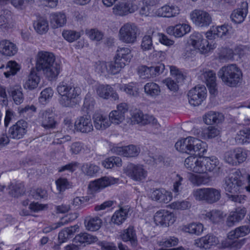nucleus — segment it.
Masks as SVG:
<instances>
[{"instance_id": "63", "label": "nucleus", "mask_w": 250, "mask_h": 250, "mask_svg": "<svg viewBox=\"0 0 250 250\" xmlns=\"http://www.w3.org/2000/svg\"><path fill=\"white\" fill-rule=\"evenodd\" d=\"M124 91L128 95L132 96H137L139 94V88L136 84L130 83L124 86Z\"/></svg>"}, {"instance_id": "4", "label": "nucleus", "mask_w": 250, "mask_h": 250, "mask_svg": "<svg viewBox=\"0 0 250 250\" xmlns=\"http://www.w3.org/2000/svg\"><path fill=\"white\" fill-rule=\"evenodd\" d=\"M175 147L179 151L193 155L196 158L202 157L207 152L206 143L192 137L178 141L176 143Z\"/></svg>"}, {"instance_id": "40", "label": "nucleus", "mask_w": 250, "mask_h": 250, "mask_svg": "<svg viewBox=\"0 0 250 250\" xmlns=\"http://www.w3.org/2000/svg\"><path fill=\"white\" fill-rule=\"evenodd\" d=\"M12 23L11 12L7 10H3L0 15V27L2 29L8 28Z\"/></svg>"}, {"instance_id": "36", "label": "nucleus", "mask_w": 250, "mask_h": 250, "mask_svg": "<svg viewBox=\"0 0 250 250\" xmlns=\"http://www.w3.org/2000/svg\"><path fill=\"white\" fill-rule=\"evenodd\" d=\"M8 92L12 96L14 103L16 104H20L23 102L24 96L21 86H14L10 87L8 90Z\"/></svg>"}, {"instance_id": "6", "label": "nucleus", "mask_w": 250, "mask_h": 250, "mask_svg": "<svg viewBox=\"0 0 250 250\" xmlns=\"http://www.w3.org/2000/svg\"><path fill=\"white\" fill-rule=\"evenodd\" d=\"M193 195L196 200L204 201L211 204L220 200L221 198V190L213 188H203L194 190Z\"/></svg>"}, {"instance_id": "46", "label": "nucleus", "mask_w": 250, "mask_h": 250, "mask_svg": "<svg viewBox=\"0 0 250 250\" xmlns=\"http://www.w3.org/2000/svg\"><path fill=\"white\" fill-rule=\"evenodd\" d=\"M20 67L19 64L15 61H9L7 63L5 71L3 74L5 77L9 78L11 76H14L19 71Z\"/></svg>"}, {"instance_id": "13", "label": "nucleus", "mask_w": 250, "mask_h": 250, "mask_svg": "<svg viewBox=\"0 0 250 250\" xmlns=\"http://www.w3.org/2000/svg\"><path fill=\"white\" fill-rule=\"evenodd\" d=\"M125 172L131 179L136 181L145 179L147 175V171L142 166L132 163L127 166L125 168Z\"/></svg>"}, {"instance_id": "24", "label": "nucleus", "mask_w": 250, "mask_h": 250, "mask_svg": "<svg viewBox=\"0 0 250 250\" xmlns=\"http://www.w3.org/2000/svg\"><path fill=\"white\" fill-rule=\"evenodd\" d=\"M247 210L245 208H237L234 211L230 212L228 216L226 224L229 227L233 226L236 223L242 220L246 215Z\"/></svg>"}, {"instance_id": "26", "label": "nucleus", "mask_w": 250, "mask_h": 250, "mask_svg": "<svg viewBox=\"0 0 250 250\" xmlns=\"http://www.w3.org/2000/svg\"><path fill=\"white\" fill-rule=\"evenodd\" d=\"M190 31V26L187 24H179L167 28V33L176 38L182 37Z\"/></svg>"}, {"instance_id": "55", "label": "nucleus", "mask_w": 250, "mask_h": 250, "mask_svg": "<svg viewBox=\"0 0 250 250\" xmlns=\"http://www.w3.org/2000/svg\"><path fill=\"white\" fill-rule=\"evenodd\" d=\"M185 231L189 233L199 235L203 231V226L201 223H192L186 227Z\"/></svg>"}, {"instance_id": "48", "label": "nucleus", "mask_w": 250, "mask_h": 250, "mask_svg": "<svg viewBox=\"0 0 250 250\" xmlns=\"http://www.w3.org/2000/svg\"><path fill=\"white\" fill-rule=\"evenodd\" d=\"M103 166L106 168H111L114 166L120 167L122 165L121 158L112 156L106 158L102 162Z\"/></svg>"}, {"instance_id": "5", "label": "nucleus", "mask_w": 250, "mask_h": 250, "mask_svg": "<svg viewBox=\"0 0 250 250\" xmlns=\"http://www.w3.org/2000/svg\"><path fill=\"white\" fill-rule=\"evenodd\" d=\"M218 76L224 83L229 87H236L243 80V73L235 64L223 66L218 71Z\"/></svg>"}, {"instance_id": "61", "label": "nucleus", "mask_w": 250, "mask_h": 250, "mask_svg": "<svg viewBox=\"0 0 250 250\" xmlns=\"http://www.w3.org/2000/svg\"><path fill=\"white\" fill-rule=\"evenodd\" d=\"M63 38L69 42H73L80 37L79 32L72 30H66L62 33Z\"/></svg>"}, {"instance_id": "31", "label": "nucleus", "mask_w": 250, "mask_h": 250, "mask_svg": "<svg viewBox=\"0 0 250 250\" xmlns=\"http://www.w3.org/2000/svg\"><path fill=\"white\" fill-rule=\"evenodd\" d=\"M121 236L124 242H129L133 247L137 246L138 240L135 230L133 226H130L127 229H125Z\"/></svg>"}, {"instance_id": "33", "label": "nucleus", "mask_w": 250, "mask_h": 250, "mask_svg": "<svg viewBox=\"0 0 250 250\" xmlns=\"http://www.w3.org/2000/svg\"><path fill=\"white\" fill-rule=\"evenodd\" d=\"M204 121L207 125L219 124L224 120V116L221 113L210 111L206 113L203 117Z\"/></svg>"}, {"instance_id": "58", "label": "nucleus", "mask_w": 250, "mask_h": 250, "mask_svg": "<svg viewBox=\"0 0 250 250\" xmlns=\"http://www.w3.org/2000/svg\"><path fill=\"white\" fill-rule=\"evenodd\" d=\"M146 118V116H145L143 112L140 111L134 112L132 116V122L137 124H146L147 122L149 123L150 122V120L148 121Z\"/></svg>"}, {"instance_id": "28", "label": "nucleus", "mask_w": 250, "mask_h": 250, "mask_svg": "<svg viewBox=\"0 0 250 250\" xmlns=\"http://www.w3.org/2000/svg\"><path fill=\"white\" fill-rule=\"evenodd\" d=\"M138 8L136 5L130 2H122L115 5L113 12L116 15L124 16L128 13H133Z\"/></svg>"}, {"instance_id": "59", "label": "nucleus", "mask_w": 250, "mask_h": 250, "mask_svg": "<svg viewBox=\"0 0 250 250\" xmlns=\"http://www.w3.org/2000/svg\"><path fill=\"white\" fill-rule=\"evenodd\" d=\"M30 194L33 198L35 200L46 199L48 195L47 191L42 188H38L33 190H31Z\"/></svg>"}, {"instance_id": "23", "label": "nucleus", "mask_w": 250, "mask_h": 250, "mask_svg": "<svg viewBox=\"0 0 250 250\" xmlns=\"http://www.w3.org/2000/svg\"><path fill=\"white\" fill-rule=\"evenodd\" d=\"M114 152L118 155L126 157H135L137 156L140 152L139 147L130 145L122 147H116L113 148Z\"/></svg>"}, {"instance_id": "56", "label": "nucleus", "mask_w": 250, "mask_h": 250, "mask_svg": "<svg viewBox=\"0 0 250 250\" xmlns=\"http://www.w3.org/2000/svg\"><path fill=\"white\" fill-rule=\"evenodd\" d=\"M235 152L237 165L245 161L249 152V151L242 148L235 149Z\"/></svg>"}, {"instance_id": "17", "label": "nucleus", "mask_w": 250, "mask_h": 250, "mask_svg": "<svg viewBox=\"0 0 250 250\" xmlns=\"http://www.w3.org/2000/svg\"><path fill=\"white\" fill-rule=\"evenodd\" d=\"M118 180V179L111 177L104 176L91 182L88 185V188L92 191L97 192L115 184Z\"/></svg>"}, {"instance_id": "43", "label": "nucleus", "mask_w": 250, "mask_h": 250, "mask_svg": "<svg viewBox=\"0 0 250 250\" xmlns=\"http://www.w3.org/2000/svg\"><path fill=\"white\" fill-rule=\"evenodd\" d=\"M128 215L127 208H121L116 211L111 218V221L118 225L121 224L126 219Z\"/></svg>"}, {"instance_id": "44", "label": "nucleus", "mask_w": 250, "mask_h": 250, "mask_svg": "<svg viewBox=\"0 0 250 250\" xmlns=\"http://www.w3.org/2000/svg\"><path fill=\"white\" fill-rule=\"evenodd\" d=\"M84 223L87 229L90 231H96L100 228L102 221L99 217H95L85 220Z\"/></svg>"}, {"instance_id": "47", "label": "nucleus", "mask_w": 250, "mask_h": 250, "mask_svg": "<svg viewBox=\"0 0 250 250\" xmlns=\"http://www.w3.org/2000/svg\"><path fill=\"white\" fill-rule=\"evenodd\" d=\"M214 35L217 37L223 38L228 36L230 34V31L231 27L228 24H224L220 26L214 28Z\"/></svg>"}, {"instance_id": "38", "label": "nucleus", "mask_w": 250, "mask_h": 250, "mask_svg": "<svg viewBox=\"0 0 250 250\" xmlns=\"http://www.w3.org/2000/svg\"><path fill=\"white\" fill-rule=\"evenodd\" d=\"M33 25L36 31L40 34H44L48 30V21L43 17H39L34 22Z\"/></svg>"}, {"instance_id": "50", "label": "nucleus", "mask_w": 250, "mask_h": 250, "mask_svg": "<svg viewBox=\"0 0 250 250\" xmlns=\"http://www.w3.org/2000/svg\"><path fill=\"white\" fill-rule=\"evenodd\" d=\"M250 133L249 129L240 130L235 137L236 141L239 144H243L250 142Z\"/></svg>"}, {"instance_id": "11", "label": "nucleus", "mask_w": 250, "mask_h": 250, "mask_svg": "<svg viewBox=\"0 0 250 250\" xmlns=\"http://www.w3.org/2000/svg\"><path fill=\"white\" fill-rule=\"evenodd\" d=\"M206 94L207 89L204 85L195 86L188 94L189 104L193 106L199 105L205 100Z\"/></svg>"}, {"instance_id": "14", "label": "nucleus", "mask_w": 250, "mask_h": 250, "mask_svg": "<svg viewBox=\"0 0 250 250\" xmlns=\"http://www.w3.org/2000/svg\"><path fill=\"white\" fill-rule=\"evenodd\" d=\"M75 129L83 133H88L93 130L91 117L89 115H83L77 118L75 122Z\"/></svg>"}, {"instance_id": "16", "label": "nucleus", "mask_w": 250, "mask_h": 250, "mask_svg": "<svg viewBox=\"0 0 250 250\" xmlns=\"http://www.w3.org/2000/svg\"><path fill=\"white\" fill-rule=\"evenodd\" d=\"M27 128V122L23 120H19L9 128L8 135L12 139H20L26 134Z\"/></svg>"}, {"instance_id": "53", "label": "nucleus", "mask_w": 250, "mask_h": 250, "mask_svg": "<svg viewBox=\"0 0 250 250\" xmlns=\"http://www.w3.org/2000/svg\"><path fill=\"white\" fill-rule=\"evenodd\" d=\"M220 134V130L212 126L204 128L202 134L204 139H211L217 136Z\"/></svg>"}, {"instance_id": "51", "label": "nucleus", "mask_w": 250, "mask_h": 250, "mask_svg": "<svg viewBox=\"0 0 250 250\" xmlns=\"http://www.w3.org/2000/svg\"><path fill=\"white\" fill-rule=\"evenodd\" d=\"M189 179L193 185L196 186L206 185L210 181L209 177L193 174L190 175Z\"/></svg>"}, {"instance_id": "37", "label": "nucleus", "mask_w": 250, "mask_h": 250, "mask_svg": "<svg viewBox=\"0 0 250 250\" xmlns=\"http://www.w3.org/2000/svg\"><path fill=\"white\" fill-rule=\"evenodd\" d=\"M115 57L119 60L125 64L128 62L132 58V55L131 53L130 49L128 47H118L116 51V55Z\"/></svg>"}, {"instance_id": "12", "label": "nucleus", "mask_w": 250, "mask_h": 250, "mask_svg": "<svg viewBox=\"0 0 250 250\" xmlns=\"http://www.w3.org/2000/svg\"><path fill=\"white\" fill-rule=\"evenodd\" d=\"M165 66L162 63H159L155 66L147 67L143 65L138 68V73L142 79L154 77L164 72Z\"/></svg>"}, {"instance_id": "34", "label": "nucleus", "mask_w": 250, "mask_h": 250, "mask_svg": "<svg viewBox=\"0 0 250 250\" xmlns=\"http://www.w3.org/2000/svg\"><path fill=\"white\" fill-rule=\"evenodd\" d=\"M37 70L33 68L30 72L28 79L25 81L23 86L25 89L32 90L37 87L40 78L38 75Z\"/></svg>"}, {"instance_id": "45", "label": "nucleus", "mask_w": 250, "mask_h": 250, "mask_svg": "<svg viewBox=\"0 0 250 250\" xmlns=\"http://www.w3.org/2000/svg\"><path fill=\"white\" fill-rule=\"evenodd\" d=\"M245 239H239L237 238L230 239L229 235L228 236V239L226 240L225 246L229 248L231 250H236L241 248L245 244Z\"/></svg>"}, {"instance_id": "15", "label": "nucleus", "mask_w": 250, "mask_h": 250, "mask_svg": "<svg viewBox=\"0 0 250 250\" xmlns=\"http://www.w3.org/2000/svg\"><path fill=\"white\" fill-rule=\"evenodd\" d=\"M201 73L200 79L206 83L210 94L214 95L217 91L215 73L208 69H204Z\"/></svg>"}, {"instance_id": "22", "label": "nucleus", "mask_w": 250, "mask_h": 250, "mask_svg": "<svg viewBox=\"0 0 250 250\" xmlns=\"http://www.w3.org/2000/svg\"><path fill=\"white\" fill-rule=\"evenodd\" d=\"M218 243L219 240L217 237L212 234H208L195 240L194 245L201 249L207 250Z\"/></svg>"}, {"instance_id": "25", "label": "nucleus", "mask_w": 250, "mask_h": 250, "mask_svg": "<svg viewBox=\"0 0 250 250\" xmlns=\"http://www.w3.org/2000/svg\"><path fill=\"white\" fill-rule=\"evenodd\" d=\"M18 47L15 43L8 40L0 41V53L6 56H13L18 52Z\"/></svg>"}, {"instance_id": "9", "label": "nucleus", "mask_w": 250, "mask_h": 250, "mask_svg": "<svg viewBox=\"0 0 250 250\" xmlns=\"http://www.w3.org/2000/svg\"><path fill=\"white\" fill-rule=\"evenodd\" d=\"M190 17L195 25L200 27L208 26L212 22L211 16L204 10L195 9L190 13Z\"/></svg>"}, {"instance_id": "41", "label": "nucleus", "mask_w": 250, "mask_h": 250, "mask_svg": "<svg viewBox=\"0 0 250 250\" xmlns=\"http://www.w3.org/2000/svg\"><path fill=\"white\" fill-rule=\"evenodd\" d=\"M144 89L147 95L152 97L157 96L161 92L159 85L153 82L146 83L144 86Z\"/></svg>"}, {"instance_id": "54", "label": "nucleus", "mask_w": 250, "mask_h": 250, "mask_svg": "<svg viewBox=\"0 0 250 250\" xmlns=\"http://www.w3.org/2000/svg\"><path fill=\"white\" fill-rule=\"evenodd\" d=\"M8 187L10 189L9 193L15 197L23 194L25 192L24 187L21 184H11Z\"/></svg>"}, {"instance_id": "10", "label": "nucleus", "mask_w": 250, "mask_h": 250, "mask_svg": "<svg viewBox=\"0 0 250 250\" xmlns=\"http://www.w3.org/2000/svg\"><path fill=\"white\" fill-rule=\"evenodd\" d=\"M38 118L41 125L46 129L54 128L58 124L55 113L51 108L41 110Z\"/></svg>"}, {"instance_id": "64", "label": "nucleus", "mask_w": 250, "mask_h": 250, "mask_svg": "<svg viewBox=\"0 0 250 250\" xmlns=\"http://www.w3.org/2000/svg\"><path fill=\"white\" fill-rule=\"evenodd\" d=\"M86 34L91 40L96 41H101L104 36L102 32L95 29H92L87 31Z\"/></svg>"}, {"instance_id": "32", "label": "nucleus", "mask_w": 250, "mask_h": 250, "mask_svg": "<svg viewBox=\"0 0 250 250\" xmlns=\"http://www.w3.org/2000/svg\"><path fill=\"white\" fill-rule=\"evenodd\" d=\"M97 240V237L84 232L77 235L73 239V243H78L82 247H83L86 245L94 243Z\"/></svg>"}, {"instance_id": "52", "label": "nucleus", "mask_w": 250, "mask_h": 250, "mask_svg": "<svg viewBox=\"0 0 250 250\" xmlns=\"http://www.w3.org/2000/svg\"><path fill=\"white\" fill-rule=\"evenodd\" d=\"M57 189L60 192H63L73 187L72 183L64 178H60L56 181Z\"/></svg>"}, {"instance_id": "29", "label": "nucleus", "mask_w": 250, "mask_h": 250, "mask_svg": "<svg viewBox=\"0 0 250 250\" xmlns=\"http://www.w3.org/2000/svg\"><path fill=\"white\" fill-rule=\"evenodd\" d=\"M97 94L104 99L111 98L113 100L118 99L117 93L114 91L113 89L109 85H100L96 90Z\"/></svg>"}, {"instance_id": "2", "label": "nucleus", "mask_w": 250, "mask_h": 250, "mask_svg": "<svg viewBox=\"0 0 250 250\" xmlns=\"http://www.w3.org/2000/svg\"><path fill=\"white\" fill-rule=\"evenodd\" d=\"M57 90L61 96L60 104L64 107H72L81 100V87L66 80L59 83Z\"/></svg>"}, {"instance_id": "42", "label": "nucleus", "mask_w": 250, "mask_h": 250, "mask_svg": "<svg viewBox=\"0 0 250 250\" xmlns=\"http://www.w3.org/2000/svg\"><path fill=\"white\" fill-rule=\"evenodd\" d=\"M125 65V62L120 61L115 57L114 61L108 62V73L115 75L119 73Z\"/></svg>"}, {"instance_id": "30", "label": "nucleus", "mask_w": 250, "mask_h": 250, "mask_svg": "<svg viewBox=\"0 0 250 250\" xmlns=\"http://www.w3.org/2000/svg\"><path fill=\"white\" fill-rule=\"evenodd\" d=\"M179 13V9L177 6L166 5L158 9L156 14L158 17L171 18L176 16Z\"/></svg>"}, {"instance_id": "8", "label": "nucleus", "mask_w": 250, "mask_h": 250, "mask_svg": "<svg viewBox=\"0 0 250 250\" xmlns=\"http://www.w3.org/2000/svg\"><path fill=\"white\" fill-rule=\"evenodd\" d=\"M188 43L192 47L197 48L202 54L206 53L213 48L207 40L204 39L199 32H195L189 37Z\"/></svg>"}, {"instance_id": "1", "label": "nucleus", "mask_w": 250, "mask_h": 250, "mask_svg": "<svg viewBox=\"0 0 250 250\" xmlns=\"http://www.w3.org/2000/svg\"><path fill=\"white\" fill-rule=\"evenodd\" d=\"M61 64L55 61V56L50 52L40 51L36 56L35 69L42 71L49 81L56 79L61 70Z\"/></svg>"}, {"instance_id": "7", "label": "nucleus", "mask_w": 250, "mask_h": 250, "mask_svg": "<svg viewBox=\"0 0 250 250\" xmlns=\"http://www.w3.org/2000/svg\"><path fill=\"white\" fill-rule=\"evenodd\" d=\"M138 28L134 24L126 23L121 27L119 32V40L126 43H133L137 40Z\"/></svg>"}, {"instance_id": "35", "label": "nucleus", "mask_w": 250, "mask_h": 250, "mask_svg": "<svg viewBox=\"0 0 250 250\" xmlns=\"http://www.w3.org/2000/svg\"><path fill=\"white\" fill-rule=\"evenodd\" d=\"M50 22L54 28L63 26L66 22L65 15L61 12L52 13L50 16Z\"/></svg>"}, {"instance_id": "18", "label": "nucleus", "mask_w": 250, "mask_h": 250, "mask_svg": "<svg viewBox=\"0 0 250 250\" xmlns=\"http://www.w3.org/2000/svg\"><path fill=\"white\" fill-rule=\"evenodd\" d=\"M154 220L157 225L163 227L169 226L175 221L173 214L166 210H160L156 212L154 216Z\"/></svg>"}, {"instance_id": "39", "label": "nucleus", "mask_w": 250, "mask_h": 250, "mask_svg": "<svg viewBox=\"0 0 250 250\" xmlns=\"http://www.w3.org/2000/svg\"><path fill=\"white\" fill-rule=\"evenodd\" d=\"M250 232V225L242 226L236 228L234 230L230 231L228 235L230 239L237 238L242 237Z\"/></svg>"}, {"instance_id": "21", "label": "nucleus", "mask_w": 250, "mask_h": 250, "mask_svg": "<svg viewBox=\"0 0 250 250\" xmlns=\"http://www.w3.org/2000/svg\"><path fill=\"white\" fill-rule=\"evenodd\" d=\"M248 12V3L246 1L241 2L240 7L233 11L230 15L231 21L236 24L242 23Z\"/></svg>"}, {"instance_id": "62", "label": "nucleus", "mask_w": 250, "mask_h": 250, "mask_svg": "<svg viewBox=\"0 0 250 250\" xmlns=\"http://www.w3.org/2000/svg\"><path fill=\"white\" fill-rule=\"evenodd\" d=\"M141 46L143 51L150 50L153 49L151 37L149 35L145 36L142 39Z\"/></svg>"}, {"instance_id": "20", "label": "nucleus", "mask_w": 250, "mask_h": 250, "mask_svg": "<svg viewBox=\"0 0 250 250\" xmlns=\"http://www.w3.org/2000/svg\"><path fill=\"white\" fill-rule=\"evenodd\" d=\"M128 111V106L126 103H121L117 105V110L112 111L109 115L111 123L119 124L125 119V114Z\"/></svg>"}, {"instance_id": "49", "label": "nucleus", "mask_w": 250, "mask_h": 250, "mask_svg": "<svg viewBox=\"0 0 250 250\" xmlns=\"http://www.w3.org/2000/svg\"><path fill=\"white\" fill-rule=\"evenodd\" d=\"M99 167L91 163L84 164L82 167V171L86 175L93 176L99 171Z\"/></svg>"}, {"instance_id": "57", "label": "nucleus", "mask_w": 250, "mask_h": 250, "mask_svg": "<svg viewBox=\"0 0 250 250\" xmlns=\"http://www.w3.org/2000/svg\"><path fill=\"white\" fill-rule=\"evenodd\" d=\"M222 217V213L218 210H212L205 214V218L208 219L213 223L219 222Z\"/></svg>"}, {"instance_id": "3", "label": "nucleus", "mask_w": 250, "mask_h": 250, "mask_svg": "<svg viewBox=\"0 0 250 250\" xmlns=\"http://www.w3.org/2000/svg\"><path fill=\"white\" fill-rule=\"evenodd\" d=\"M184 164L188 170L199 173L207 171L218 173L220 168L218 160L214 157L199 158L189 156L185 159Z\"/></svg>"}, {"instance_id": "19", "label": "nucleus", "mask_w": 250, "mask_h": 250, "mask_svg": "<svg viewBox=\"0 0 250 250\" xmlns=\"http://www.w3.org/2000/svg\"><path fill=\"white\" fill-rule=\"evenodd\" d=\"M243 183L236 176H229L225 178L223 185L227 193L237 194L240 192Z\"/></svg>"}, {"instance_id": "60", "label": "nucleus", "mask_w": 250, "mask_h": 250, "mask_svg": "<svg viewBox=\"0 0 250 250\" xmlns=\"http://www.w3.org/2000/svg\"><path fill=\"white\" fill-rule=\"evenodd\" d=\"M235 149L227 151L224 155V160L232 166H237Z\"/></svg>"}, {"instance_id": "27", "label": "nucleus", "mask_w": 250, "mask_h": 250, "mask_svg": "<svg viewBox=\"0 0 250 250\" xmlns=\"http://www.w3.org/2000/svg\"><path fill=\"white\" fill-rule=\"evenodd\" d=\"M94 125L95 128L99 130H103L108 127L111 122L106 116L100 113H95L93 115Z\"/></svg>"}]
</instances>
